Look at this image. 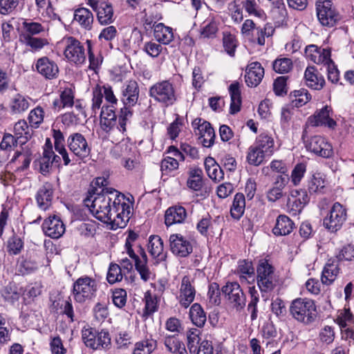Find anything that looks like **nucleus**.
Returning <instances> with one entry per match:
<instances>
[{
    "label": "nucleus",
    "mask_w": 354,
    "mask_h": 354,
    "mask_svg": "<svg viewBox=\"0 0 354 354\" xmlns=\"http://www.w3.org/2000/svg\"><path fill=\"white\" fill-rule=\"evenodd\" d=\"M93 13L86 8H80L75 10L73 21L85 30H91L93 23Z\"/></svg>",
    "instance_id": "cd10ccee"
},
{
    "label": "nucleus",
    "mask_w": 354,
    "mask_h": 354,
    "mask_svg": "<svg viewBox=\"0 0 354 354\" xmlns=\"http://www.w3.org/2000/svg\"><path fill=\"white\" fill-rule=\"evenodd\" d=\"M238 272L243 274V277H252L254 274V269L251 261H241L239 263Z\"/></svg>",
    "instance_id": "69168bd1"
},
{
    "label": "nucleus",
    "mask_w": 354,
    "mask_h": 354,
    "mask_svg": "<svg viewBox=\"0 0 354 354\" xmlns=\"http://www.w3.org/2000/svg\"><path fill=\"white\" fill-rule=\"evenodd\" d=\"M317 18L324 26L333 27L341 19V16L333 6L330 0H319L317 2Z\"/></svg>",
    "instance_id": "423d86ee"
},
{
    "label": "nucleus",
    "mask_w": 354,
    "mask_h": 354,
    "mask_svg": "<svg viewBox=\"0 0 354 354\" xmlns=\"http://www.w3.org/2000/svg\"><path fill=\"white\" fill-rule=\"evenodd\" d=\"M123 278L122 268L117 263H111L109 268L106 279L110 284L121 281Z\"/></svg>",
    "instance_id": "8fccbe9b"
},
{
    "label": "nucleus",
    "mask_w": 354,
    "mask_h": 354,
    "mask_svg": "<svg viewBox=\"0 0 354 354\" xmlns=\"http://www.w3.org/2000/svg\"><path fill=\"white\" fill-rule=\"evenodd\" d=\"M153 36L159 43L167 45L174 39L173 29L162 23L157 24L154 27Z\"/></svg>",
    "instance_id": "473e14b6"
},
{
    "label": "nucleus",
    "mask_w": 354,
    "mask_h": 354,
    "mask_svg": "<svg viewBox=\"0 0 354 354\" xmlns=\"http://www.w3.org/2000/svg\"><path fill=\"white\" fill-rule=\"evenodd\" d=\"M36 68L39 73L48 80L56 78L59 73V68L57 64L46 57L37 60Z\"/></svg>",
    "instance_id": "5701e85b"
},
{
    "label": "nucleus",
    "mask_w": 354,
    "mask_h": 354,
    "mask_svg": "<svg viewBox=\"0 0 354 354\" xmlns=\"http://www.w3.org/2000/svg\"><path fill=\"white\" fill-rule=\"evenodd\" d=\"M103 102V93L101 86L97 84L93 89V97L91 104V116H95L97 112L102 109V104Z\"/></svg>",
    "instance_id": "49530a36"
},
{
    "label": "nucleus",
    "mask_w": 354,
    "mask_h": 354,
    "mask_svg": "<svg viewBox=\"0 0 354 354\" xmlns=\"http://www.w3.org/2000/svg\"><path fill=\"white\" fill-rule=\"evenodd\" d=\"M264 76V68L259 62H254L250 64L245 75V81L250 87H256L261 82Z\"/></svg>",
    "instance_id": "4be33fe9"
},
{
    "label": "nucleus",
    "mask_w": 354,
    "mask_h": 354,
    "mask_svg": "<svg viewBox=\"0 0 354 354\" xmlns=\"http://www.w3.org/2000/svg\"><path fill=\"white\" fill-rule=\"evenodd\" d=\"M97 191L88 192L85 205L97 219L109 224L111 230L125 227L132 214V205L126 202L124 195L112 188Z\"/></svg>",
    "instance_id": "f257e3e1"
},
{
    "label": "nucleus",
    "mask_w": 354,
    "mask_h": 354,
    "mask_svg": "<svg viewBox=\"0 0 354 354\" xmlns=\"http://www.w3.org/2000/svg\"><path fill=\"white\" fill-rule=\"evenodd\" d=\"M203 171L201 169L194 168L189 171V176L187 180V186L195 190L198 191L203 186Z\"/></svg>",
    "instance_id": "37998d69"
},
{
    "label": "nucleus",
    "mask_w": 354,
    "mask_h": 354,
    "mask_svg": "<svg viewBox=\"0 0 354 354\" xmlns=\"http://www.w3.org/2000/svg\"><path fill=\"white\" fill-rule=\"evenodd\" d=\"M32 145L28 144L21 145L20 149L17 150L12 156L10 163L17 162L19 166L18 170L24 171L29 167L30 163L32 159Z\"/></svg>",
    "instance_id": "aec40b11"
},
{
    "label": "nucleus",
    "mask_w": 354,
    "mask_h": 354,
    "mask_svg": "<svg viewBox=\"0 0 354 354\" xmlns=\"http://www.w3.org/2000/svg\"><path fill=\"white\" fill-rule=\"evenodd\" d=\"M144 50L151 57H157L162 50L160 44L153 41H148L145 44Z\"/></svg>",
    "instance_id": "338daca9"
},
{
    "label": "nucleus",
    "mask_w": 354,
    "mask_h": 354,
    "mask_svg": "<svg viewBox=\"0 0 354 354\" xmlns=\"http://www.w3.org/2000/svg\"><path fill=\"white\" fill-rule=\"evenodd\" d=\"M187 216L185 207L182 206H172L169 207L165 214V223L167 226L176 223H183Z\"/></svg>",
    "instance_id": "bb28decb"
},
{
    "label": "nucleus",
    "mask_w": 354,
    "mask_h": 354,
    "mask_svg": "<svg viewBox=\"0 0 354 354\" xmlns=\"http://www.w3.org/2000/svg\"><path fill=\"white\" fill-rule=\"evenodd\" d=\"M192 282L189 276H184L181 280L177 299L179 304L185 308H187L195 299L196 289Z\"/></svg>",
    "instance_id": "dca6fc26"
},
{
    "label": "nucleus",
    "mask_w": 354,
    "mask_h": 354,
    "mask_svg": "<svg viewBox=\"0 0 354 354\" xmlns=\"http://www.w3.org/2000/svg\"><path fill=\"white\" fill-rule=\"evenodd\" d=\"M249 292L251 297L250 301L248 306V309L251 313V319H255L257 317V303L259 302L258 291L254 287H250Z\"/></svg>",
    "instance_id": "864d4df0"
},
{
    "label": "nucleus",
    "mask_w": 354,
    "mask_h": 354,
    "mask_svg": "<svg viewBox=\"0 0 354 354\" xmlns=\"http://www.w3.org/2000/svg\"><path fill=\"white\" fill-rule=\"evenodd\" d=\"M145 313L151 315L158 310V301L155 295H152L149 291L145 295Z\"/></svg>",
    "instance_id": "5fc2aeb1"
},
{
    "label": "nucleus",
    "mask_w": 354,
    "mask_h": 354,
    "mask_svg": "<svg viewBox=\"0 0 354 354\" xmlns=\"http://www.w3.org/2000/svg\"><path fill=\"white\" fill-rule=\"evenodd\" d=\"M149 96L164 106H172L177 101L174 85L169 80H162L153 84L149 90Z\"/></svg>",
    "instance_id": "7ed1b4c3"
},
{
    "label": "nucleus",
    "mask_w": 354,
    "mask_h": 354,
    "mask_svg": "<svg viewBox=\"0 0 354 354\" xmlns=\"http://www.w3.org/2000/svg\"><path fill=\"white\" fill-rule=\"evenodd\" d=\"M274 142L272 137L267 134H261L257 138L254 145L262 151L267 156H271L274 152Z\"/></svg>",
    "instance_id": "f704fd0d"
},
{
    "label": "nucleus",
    "mask_w": 354,
    "mask_h": 354,
    "mask_svg": "<svg viewBox=\"0 0 354 354\" xmlns=\"http://www.w3.org/2000/svg\"><path fill=\"white\" fill-rule=\"evenodd\" d=\"M192 127L196 135H198L203 145L210 147L214 142L215 133L211 124L201 118H196L192 122Z\"/></svg>",
    "instance_id": "2eb2a0df"
},
{
    "label": "nucleus",
    "mask_w": 354,
    "mask_h": 354,
    "mask_svg": "<svg viewBox=\"0 0 354 354\" xmlns=\"http://www.w3.org/2000/svg\"><path fill=\"white\" fill-rule=\"evenodd\" d=\"M67 146L79 160H84L90 156L91 149L85 137L80 133H74L68 136Z\"/></svg>",
    "instance_id": "9b49d317"
},
{
    "label": "nucleus",
    "mask_w": 354,
    "mask_h": 354,
    "mask_svg": "<svg viewBox=\"0 0 354 354\" xmlns=\"http://www.w3.org/2000/svg\"><path fill=\"white\" fill-rule=\"evenodd\" d=\"M189 315L194 325L199 328L203 327L206 322L207 317L199 304L195 303L191 306Z\"/></svg>",
    "instance_id": "c9c22d12"
},
{
    "label": "nucleus",
    "mask_w": 354,
    "mask_h": 354,
    "mask_svg": "<svg viewBox=\"0 0 354 354\" xmlns=\"http://www.w3.org/2000/svg\"><path fill=\"white\" fill-rule=\"evenodd\" d=\"M64 55L67 60L76 65L82 64L86 60L84 46L77 39L69 37L66 38Z\"/></svg>",
    "instance_id": "f8f14e48"
},
{
    "label": "nucleus",
    "mask_w": 354,
    "mask_h": 354,
    "mask_svg": "<svg viewBox=\"0 0 354 354\" xmlns=\"http://www.w3.org/2000/svg\"><path fill=\"white\" fill-rule=\"evenodd\" d=\"M223 47L230 56H234L237 42L235 37L231 34H225L223 38Z\"/></svg>",
    "instance_id": "13d9d810"
},
{
    "label": "nucleus",
    "mask_w": 354,
    "mask_h": 354,
    "mask_svg": "<svg viewBox=\"0 0 354 354\" xmlns=\"http://www.w3.org/2000/svg\"><path fill=\"white\" fill-rule=\"evenodd\" d=\"M82 339L87 347L95 350L108 348L111 345V337L108 331L97 332L93 328L82 330Z\"/></svg>",
    "instance_id": "0eeeda50"
},
{
    "label": "nucleus",
    "mask_w": 354,
    "mask_h": 354,
    "mask_svg": "<svg viewBox=\"0 0 354 354\" xmlns=\"http://www.w3.org/2000/svg\"><path fill=\"white\" fill-rule=\"evenodd\" d=\"M290 97L295 105L297 107L306 104L311 99L309 92L304 88L294 91L290 93Z\"/></svg>",
    "instance_id": "de8ad7c7"
},
{
    "label": "nucleus",
    "mask_w": 354,
    "mask_h": 354,
    "mask_svg": "<svg viewBox=\"0 0 354 354\" xmlns=\"http://www.w3.org/2000/svg\"><path fill=\"white\" fill-rule=\"evenodd\" d=\"M308 151L322 158H328L333 156L332 145L323 137L315 136L306 142Z\"/></svg>",
    "instance_id": "4468645a"
},
{
    "label": "nucleus",
    "mask_w": 354,
    "mask_h": 354,
    "mask_svg": "<svg viewBox=\"0 0 354 354\" xmlns=\"http://www.w3.org/2000/svg\"><path fill=\"white\" fill-rule=\"evenodd\" d=\"M339 271V268L337 263L335 262L326 263L322 274L321 280L322 283L327 286L330 285L335 280Z\"/></svg>",
    "instance_id": "e433bc0d"
},
{
    "label": "nucleus",
    "mask_w": 354,
    "mask_h": 354,
    "mask_svg": "<svg viewBox=\"0 0 354 354\" xmlns=\"http://www.w3.org/2000/svg\"><path fill=\"white\" fill-rule=\"evenodd\" d=\"M86 3L96 12L97 20L101 25L111 24L114 21V11L111 3L105 1L88 0Z\"/></svg>",
    "instance_id": "ddd939ff"
},
{
    "label": "nucleus",
    "mask_w": 354,
    "mask_h": 354,
    "mask_svg": "<svg viewBox=\"0 0 354 354\" xmlns=\"http://www.w3.org/2000/svg\"><path fill=\"white\" fill-rule=\"evenodd\" d=\"M289 310L294 319L306 324L313 322L316 317V306L311 299H296L292 301Z\"/></svg>",
    "instance_id": "20e7f679"
},
{
    "label": "nucleus",
    "mask_w": 354,
    "mask_h": 354,
    "mask_svg": "<svg viewBox=\"0 0 354 354\" xmlns=\"http://www.w3.org/2000/svg\"><path fill=\"white\" fill-rule=\"evenodd\" d=\"M242 6L250 15H254L259 17L263 15V11L258 9V6L255 0L243 1Z\"/></svg>",
    "instance_id": "680f3d73"
},
{
    "label": "nucleus",
    "mask_w": 354,
    "mask_h": 354,
    "mask_svg": "<svg viewBox=\"0 0 354 354\" xmlns=\"http://www.w3.org/2000/svg\"><path fill=\"white\" fill-rule=\"evenodd\" d=\"M326 186L324 174L317 172L313 174L308 183V189L310 194L322 193Z\"/></svg>",
    "instance_id": "4c0bfd02"
},
{
    "label": "nucleus",
    "mask_w": 354,
    "mask_h": 354,
    "mask_svg": "<svg viewBox=\"0 0 354 354\" xmlns=\"http://www.w3.org/2000/svg\"><path fill=\"white\" fill-rule=\"evenodd\" d=\"M306 53L308 58L317 64H324L327 66L328 80L333 84L337 83L339 80V73L330 58V50L321 48L316 45H309L306 48Z\"/></svg>",
    "instance_id": "f03ea898"
},
{
    "label": "nucleus",
    "mask_w": 354,
    "mask_h": 354,
    "mask_svg": "<svg viewBox=\"0 0 354 354\" xmlns=\"http://www.w3.org/2000/svg\"><path fill=\"white\" fill-rule=\"evenodd\" d=\"M45 32V28L39 23L33 21H24L22 24V30L19 34V38L23 36L34 37Z\"/></svg>",
    "instance_id": "a19ab883"
},
{
    "label": "nucleus",
    "mask_w": 354,
    "mask_h": 354,
    "mask_svg": "<svg viewBox=\"0 0 354 354\" xmlns=\"http://www.w3.org/2000/svg\"><path fill=\"white\" fill-rule=\"evenodd\" d=\"M287 78L284 76L277 77L273 84L274 91L277 95H283L287 93Z\"/></svg>",
    "instance_id": "774afa93"
},
{
    "label": "nucleus",
    "mask_w": 354,
    "mask_h": 354,
    "mask_svg": "<svg viewBox=\"0 0 354 354\" xmlns=\"http://www.w3.org/2000/svg\"><path fill=\"white\" fill-rule=\"evenodd\" d=\"M21 295L20 292L15 285H8L4 288L2 291V296L9 302H15L17 301Z\"/></svg>",
    "instance_id": "6e6d98bb"
},
{
    "label": "nucleus",
    "mask_w": 354,
    "mask_h": 354,
    "mask_svg": "<svg viewBox=\"0 0 354 354\" xmlns=\"http://www.w3.org/2000/svg\"><path fill=\"white\" fill-rule=\"evenodd\" d=\"M148 250L151 255L158 261H164L166 254L164 253L163 241L158 235H151L149 237Z\"/></svg>",
    "instance_id": "7c9ffc66"
},
{
    "label": "nucleus",
    "mask_w": 354,
    "mask_h": 354,
    "mask_svg": "<svg viewBox=\"0 0 354 354\" xmlns=\"http://www.w3.org/2000/svg\"><path fill=\"white\" fill-rule=\"evenodd\" d=\"M170 249L173 254L186 257L192 252V245L180 234H173L169 236Z\"/></svg>",
    "instance_id": "f3484780"
},
{
    "label": "nucleus",
    "mask_w": 354,
    "mask_h": 354,
    "mask_svg": "<svg viewBox=\"0 0 354 354\" xmlns=\"http://www.w3.org/2000/svg\"><path fill=\"white\" fill-rule=\"evenodd\" d=\"M19 4V0H0V14L9 15L12 13Z\"/></svg>",
    "instance_id": "e2e57ef3"
},
{
    "label": "nucleus",
    "mask_w": 354,
    "mask_h": 354,
    "mask_svg": "<svg viewBox=\"0 0 354 354\" xmlns=\"http://www.w3.org/2000/svg\"><path fill=\"white\" fill-rule=\"evenodd\" d=\"M337 322L341 328H345L348 323H354V316L350 311V309L344 308L339 313L337 317Z\"/></svg>",
    "instance_id": "0e129e2a"
},
{
    "label": "nucleus",
    "mask_w": 354,
    "mask_h": 354,
    "mask_svg": "<svg viewBox=\"0 0 354 354\" xmlns=\"http://www.w3.org/2000/svg\"><path fill=\"white\" fill-rule=\"evenodd\" d=\"M44 117V110L39 106L30 111L28 118L30 127L37 128L39 125L43 122Z\"/></svg>",
    "instance_id": "3c124183"
},
{
    "label": "nucleus",
    "mask_w": 354,
    "mask_h": 354,
    "mask_svg": "<svg viewBox=\"0 0 354 354\" xmlns=\"http://www.w3.org/2000/svg\"><path fill=\"white\" fill-rule=\"evenodd\" d=\"M304 79L306 85L314 90L319 91L325 85L324 76L315 66H308L304 73Z\"/></svg>",
    "instance_id": "b1692460"
},
{
    "label": "nucleus",
    "mask_w": 354,
    "mask_h": 354,
    "mask_svg": "<svg viewBox=\"0 0 354 354\" xmlns=\"http://www.w3.org/2000/svg\"><path fill=\"white\" fill-rule=\"evenodd\" d=\"M306 171V165L305 163H298L295 165L291 174V180L295 185H297Z\"/></svg>",
    "instance_id": "bf43d9fd"
},
{
    "label": "nucleus",
    "mask_w": 354,
    "mask_h": 354,
    "mask_svg": "<svg viewBox=\"0 0 354 354\" xmlns=\"http://www.w3.org/2000/svg\"><path fill=\"white\" fill-rule=\"evenodd\" d=\"M257 284L262 292L272 290L275 286L276 279L273 267L267 261H261L257 269Z\"/></svg>",
    "instance_id": "9d476101"
},
{
    "label": "nucleus",
    "mask_w": 354,
    "mask_h": 354,
    "mask_svg": "<svg viewBox=\"0 0 354 354\" xmlns=\"http://www.w3.org/2000/svg\"><path fill=\"white\" fill-rule=\"evenodd\" d=\"M117 115L113 105H104L100 112V125L102 129L109 131L116 124Z\"/></svg>",
    "instance_id": "a878e982"
},
{
    "label": "nucleus",
    "mask_w": 354,
    "mask_h": 354,
    "mask_svg": "<svg viewBox=\"0 0 354 354\" xmlns=\"http://www.w3.org/2000/svg\"><path fill=\"white\" fill-rule=\"evenodd\" d=\"M30 98L21 94L15 95L10 100L9 108L12 114H21L28 109Z\"/></svg>",
    "instance_id": "2f4dec72"
},
{
    "label": "nucleus",
    "mask_w": 354,
    "mask_h": 354,
    "mask_svg": "<svg viewBox=\"0 0 354 354\" xmlns=\"http://www.w3.org/2000/svg\"><path fill=\"white\" fill-rule=\"evenodd\" d=\"M133 106H124L120 109V113L118 115V125L119 130L120 131H126V126L127 123L130 122V120L133 116L132 107Z\"/></svg>",
    "instance_id": "a18cd8bd"
},
{
    "label": "nucleus",
    "mask_w": 354,
    "mask_h": 354,
    "mask_svg": "<svg viewBox=\"0 0 354 354\" xmlns=\"http://www.w3.org/2000/svg\"><path fill=\"white\" fill-rule=\"evenodd\" d=\"M127 292L124 289L117 288L112 292V301L114 305L122 308L127 303Z\"/></svg>",
    "instance_id": "4d7b16f0"
},
{
    "label": "nucleus",
    "mask_w": 354,
    "mask_h": 354,
    "mask_svg": "<svg viewBox=\"0 0 354 354\" xmlns=\"http://www.w3.org/2000/svg\"><path fill=\"white\" fill-rule=\"evenodd\" d=\"M140 89L136 80L127 81L122 86L120 100L124 106H135L139 97Z\"/></svg>",
    "instance_id": "a211bd4d"
},
{
    "label": "nucleus",
    "mask_w": 354,
    "mask_h": 354,
    "mask_svg": "<svg viewBox=\"0 0 354 354\" xmlns=\"http://www.w3.org/2000/svg\"><path fill=\"white\" fill-rule=\"evenodd\" d=\"M273 69L278 73L289 72L292 67V60L289 58L277 59L272 64Z\"/></svg>",
    "instance_id": "603ef678"
},
{
    "label": "nucleus",
    "mask_w": 354,
    "mask_h": 354,
    "mask_svg": "<svg viewBox=\"0 0 354 354\" xmlns=\"http://www.w3.org/2000/svg\"><path fill=\"white\" fill-rule=\"evenodd\" d=\"M21 43L26 46H30L32 50H37L42 48L45 45L48 44L46 39L38 38L30 36H23L19 38Z\"/></svg>",
    "instance_id": "09e8293b"
},
{
    "label": "nucleus",
    "mask_w": 354,
    "mask_h": 354,
    "mask_svg": "<svg viewBox=\"0 0 354 354\" xmlns=\"http://www.w3.org/2000/svg\"><path fill=\"white\" fill-rule=\"evenodd\" d=\"M266 157L267 156L262 151L252 145L248 149L246 158L250 165L258 166L263 162Z\"/></svg>",
    "instance_id": "c03bdc74"
},
{
    "label": "nucleus",
    "mask_w": 354,
    "mask_h": 354,
    "mask_svg": "<svg viewBox=\"0 0 354 354\" xmlns=\"http://www.w3.org/2000/svg\"><path fill=\"white\" fill-rule=\"evenodd\" d=\"M332 109L330 106H325L319 111L316 112L313 116L308 118V122L311 126H326L329 128H334L337 123L331 118L330 113Z\"/></svg>",
    "instance_id": "412c9836"
},
{
    "label": "nucleus",
    "mask_w": 354,
    "mask_h": 354,
    "mask_svg": "<svg viewBox=\"0 0 354 354\" xmlns=\"http://www.w3.org/2000/svg\"><path fill=\"white\" fill-rule=\"evenodd\" d=\"M165 346L172 354H187L184 343L174 336L166 337Z\"/></svg>",
    "instance_id": "ea45409f"
},
{
    "label": "nucleus",
    "mask_w": 354,
    "mask_h": 354,
    "mask_svg": "<svg viewBox=\"0 0 354 354\" xmlns=\"http://www.w3.org/2000/svg\"><path fill=\"white\" fill-rule=\"evenodd\" d=\"M42 230L46 236L52 239H59L65 232V225L59 217L53 216L44 221Z\"/></svg>",
    "instance_id": "6ab92c4d"
},
{
    "label": "nucleus",
    "mask_w": 354,
    "mask_h": 354,
    "mask_svg": "<svg viewBox=\"0 0 354 354\" xmlns=\"http://www.w3.org/2000/svg\"><path fill=\"white\" fill-rule=\"evenodd\" d=\"M96 290V281L88 277H80L73 284L74 299L79 303H83L86 299H91Z\"/></svg>",
    "instance_id": "6e6552de"
},
{
    "label": "nucleus",
    "mask_w": 354,
    "mask_h": 354,
    "mask_svg": "<svg viewBox=\"0 0 354 354\" xmlns=\"http://www.w3.org/2000/svg\"><path fill=\"white\" fill-rule=\"evenodd\" d=\"M245 207V196L241 193H237L234 198L233 203L230 209V214L234 219H239L243 214Z\"/></svg>",
    "instance_id": "58836bf2"
},
{
    "label": "nucleus",
    "mask_w": 354,
    "mask_h": 354,
    "mask_svg": "<svg viewBox=\"0 0 354 354\" xmlns=\"http://www.w3.org/2000/svg\"><path fill=\"white\" fill-rule=\"evenodd\" d=\"M222 292L231 308L236 311L243 310L246 304V297L237 282H228L222 288Z\"/></svg>",
    "instance_id": "39448f33"
},
{
    "label": "nucleus",
    "mask_w": 354,
    "mask_h": 354,
    "mask_svg": "<svg viewBox=\"0 0 354 354\" xmlns=\"http://www.w3.org/2000/svg\"><path fill=\"white\" fill-rule=\"evenodd\" d=\"M14 133L21 145H24L31 138L33 130L28 125L26 120H20L14 126Z\"/></svg>",
    "instance_id": "c756f323"
},
{
    "label": "nucleus",
    "mask_w": 354,
    "mask_h": 354,
    "mask_svg": "<svg viewBox=\"0 0 354 354\" xmlns=\"http://www.w3.org/2000/svg\"><path fill=\"white\" fill-rule=\"evenodd\" d=\"M346 209L339 203H335L323 220V225L330 232L338 231L346 220Z\"/></svg>",
    "instance_id": "1a4fd4ad"
},
{
    "label": "nucleus",
    "mask_w": 354,
    "mask_h": 354,
    "mask_svg": "<svg viewBox=\"0 0 354 354\" xmlns=\"http://www.w3.org/2000/svg\"><path fill=\"white\" fill-rule=\"evenodd\" d=\"M338 261L354 260V245L348 244L344 246L336 255Z\"/></svg>",
    "instance_id": "052dcab7"
},
{
    "label": "nucleus",
    "mask_w": 354,
    "mask_h": 354,
    "mask_svg": "<svg viewBox=\"0 0 354 354\" xmlns=\"http://www.w3.org/2000/svg\"><path fill=\"white\" fill-rule=\"evenodd\" d=\"M295 227L293 221L286 215H279L277 220L272 233L276 236H286L290 234Z\"/></svg>",
    "instance_id": "c85d7f7f"
},
{
    "label": "nucleus",
    "mask_w": 354,
    "mask_h": 354,
    "mask_svg": "<svg viewBox=\"0 0 354 354\" xmlns=\"http://www.w3.org/2000/svg\"><path fill=\"white\" fill-rule=\"evenodd\" d=\"M156 347V341L152 338H147L135 344L132 354H151Z\"/></svg>",
    "instance_id": "79ce46f5"
},
{
    "label": "nucleus",
    "mask_w": 354,
    "mask_h": 354,
    "mask_svg": "<svg viewBox=\"0 0 354 354\" xmlns=\"http://www.w3.org/2000/svg\"><path fill=\"white\" fill-rule=\"evenodd\" d=\"M53 196V185L50 183H44L38 190L36 201L39 207L46 211L51 205Z\"/></svg>",
    "instance_id": "393cba45"
},
{
    "label": "nucleus",
    "mask_w": 354,
    "mask_h": 354,
    "mask_svg": "<svg viewBox=\"0 0 354 354\" xmlns=\"http://www.w3.org/2000/svg\"><path fill=\"white\" fill-rule=\"evenodd\" d=\"M229 93L231 97L230 112L235 114L240 111L241 105V96L239 84L234 82L229 86Z\"/></svg>",
    "instance_id": "72a5a7b5"
}]
</instances>
